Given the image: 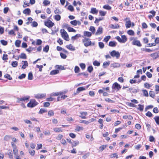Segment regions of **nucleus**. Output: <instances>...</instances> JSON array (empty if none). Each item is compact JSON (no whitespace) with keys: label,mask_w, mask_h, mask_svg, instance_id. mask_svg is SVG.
<instances>
[{"label":"nucleus","mask_w":159,"mask_h":159,"mask_svg":"<svg viewBox=\"0 0 159 159\" xmlns=\"http://www.w3.org/2000/svg\"><path fill=\"white\" fill-rule=\"evenodd\" d=\"M60 32L61 33L62 37L66 40L68 41L69 40L68 35L65 30L64 29H61L60 30Z\"/></svg>","instance_id":"f257e3e1"},{"label":"nucleus","mask_w":159,"mask_h":159,"mask_svg":"<svg viewBox=\"0 0 159 159\" xmlns=\"http://www.w3.org/2000/svg\"><path fill=\"white\" fill-rule=\"evenodd\" d=\"M38 104V103L34 99H32L30 100V102L28 103L27 105V106L29 107L32 108Z\"/></svg>","instance_id":"f03ea898"},{"label":"nucleus","mask_w":159,"mask_h":159,"mask_svg":"<svg viewBox=\"0 0 159 159\" xmlns=\"http://www.w3.org/2000/svg\"><path fill=\"white\" fill-rule=\"evenodd\" d=\"M89 39L86 38H84L82 39V42L84 43V45L85 47L90 46L91 44V41L89 40Z\"/></svg>","instance_id":"7ed1b4c3"},{"label":"nucleus","mask_w":159,"mask_h":159,"mask_svg":"<svg viewBox=\"0 0 159 159\" xmlns=\"http://www.w3.org/2000/svg\"><path fill=\"white\" fill-rule=\"evenodd\" d=\"M111 55L113 57H116V58H118L120 56V53L118 52H116L115 50H113L110 52Z\"/></svg>","instance_id":"20e7f679"},{"label":"nucleus","mask_w":159,"mask_h":159,"mask_svg":"<svg viewBox=\"0 0 159 159\" xmlns=\"http://www.w3.org/2000/svg\"><path fill=\"white\" fill-rule=\"evenodd\" d=\"M125 20L126 21L125 24L126 27L127 28L130 27L131 26V22L129 18L127 17L125 19Z\"/></svg>","instance_id":"39448f33"},{"label":"nucleus","mask_w":159,"mask_h":159,"mask_svg":"<svg viewBox=\"0 0 159 159\" xmlns=\"http://www.w3.org/2000/svg\"><path fill=\"white\" fill-rule=\"evenodd\" d=\"M45 25L48 28H50L54 25V24L51 20H49L45 22Z\"/></svg>","instance_id":"423d86ee"},{"label":"nucleus","mask_w":159,"mask_h":159,"mask_svg":"<svg viewBox=\"0 0 159 159\" xmlns=\"http://www.w3.org/2000/svg\"><path fill=\"white\" fill-rule=\"evenodd\" d=\"M46 96L45 93L37 94H35L34 97L37 99H41L44 98Z\"/></svg>","instance_id":"0eeeda50"},{"label":"nucleus","mask_w":159,"mask_h":159,"mask_svg":"<svg viewBox=\"0 0 159 159\" xmlns=\"http://www.w3.org/2000/svg\"><path fill=\"white\" fill-rule=\"evenodd\" d=\"M30 98V96H26L25 97L22 98H18L17 99H18V102H19L20 101H25L28 100Z\"/></svg>","instance_id":"6e6552de"},{"label":"nucleus","mask_w":159,"mask_h":159,"mask_svg":"<svg viewBox=\"0 0 159 159\" xmlns=\"http://www.w3.org/2000/svg\"><path fill=\"white\" fill-rule=\"evenodd\" d=\"M132 44L133 45H136L139 47H141V44L139 40H134L133 41Z\"/></svg>","instance_id":"1a4fd4ad"},{"label":"nucleus","mask_w":159,"mask_h":159,"mask_svg":"<svg viewBox=\"0 0 159 159\" xmlns=\"http://www.w3.org/2000/svg\"><path fill=\"white\" fill-rule=\"evenodd\" d=\"M103 32V29L101 27H98L97 30V32L95 34L96 35L100 34H102Z\"/></svg>","instance_id":"9d476101"},{"label":"nucleus","mask_w":159,"mask_h":159,"mask_svg":"<svg viewBox=\"0 0 159 159\" xmlns=\"http://www.w3.org/2000/svg\"><path fill=\"white\" fill-rule=\"evenodd\" d=\"M109 27L113 29H116L119 28L120 26L118 24H116L115 25L111 24L110 25Z\"/></svg>","instance_id":"9b49d317"},{"label":"nucleus","mask_w":159,"mask_h":159,"mask_svg":"<svg viewBox=\"0 0 159 159\" xmlns=\"http://www.w3.org/2000/svg\"><path fill=\"white\" fill-rule=\"evenodd\" d=\"M81 116H80V117H81L82 119H85L86 118V117L85 116L87 115L88 113L87 112H82L81 111L80 112Z\"/></svg>","instance_id":"f8f14e48"},{"label":"nucleus","mask_w":159,"mask_h":159,"mask_svg":"<svg viewBox=\"0 0 159 159\" xmlns=\"http://www.w3.org/2000/svg\"><path fill=\"white\" fill-rule=\"evenodd\" d=\"M111 67H112L113 68H117L120 66V65L119 63H115L111 64Z\"/></svg>","instance_id":"ddd939ff"},{"label":"nucleus","mask_w":159,"mask_h":159,"mask_svg":"<svg viewBox=\"0 0 159 159\" xmlns=\"http://www.w3.org/2000/svg\"><path fill=\"white\" fill-rule=\"evenodd\" d=\"M66 47L72 51H74L75 50V47H73V46L71 44H69V45H67Z\"/></svg>","instance_id":"4468645a"},{"label":"nucleus","mask_w":159,"mask_h":159,"mask_svg":"<svg viewBox=\"0 0 159 159\" xmlns=\"http://www.w3.org/2000/svg\"><path fill=\"white\" fill-rule=\"evenodd\" d=\"M117 45V43L115 41H111L109 42V45L111 47H115Z\"/></svg>","instance_id":"2eb2a0df"},{"label":"nucleus","mask_w":159,"mask_h":159,"mask_svg":"<svg viewBox=\"0 0 159 159\" xmlns=\"http://www.w3.org/2000/svg\"><path fill=\"white\" fill-rule=\"evenodd\" d=\"M79 143V141L78 140L73 141L72 143V147L73 148L78 145Z\"/></svg>","instance_id":"dca6fc26"},{"label":"nucleus","mask_w":159,"mask_h":159,"mask_svg":"<svg viewBox=\"0 0 159 159\" xmlns=\"http://www.w3.org/2000/svg\"><path fill=\"white\" fill-rule=\"evenodd\" d=\"M121 43H125L127 41V38L125 35H123L121 36Z\"/></svg>","instance_id":"f3484780"},{"label":"nucleus","mask_w":159,"mask_h":159,"mask_svg":"<svg viewBox=\"0 0 159 159\" xmlns=\"http://www.w3.org/2000/svg\"><path fill=\"white\" fill-rule=\"evenodd\" d=\"M62 93L60 92H56L55 93H53L50 94V96H56L59 95H61Z\"/></svg>","instance_id":"a211bd4d"},{"label":"nucleus","mask_w":159,"mask_h":159,"mask_svg":"<svg viewBox=\"0 0 159 159\" xmlns=\"http://www.w3.org/2000/svg\"><path fill=\"white\" fill-rule=\"evenodd\" d=\"M22 62L24 63V64L22 67V68L23 69H25L28 66V63L27 61H22Z\"/></svg>","instance_id":"6ab92c4d"},{"label":"nucleus","mask_w":159,"mask_h":159,"mask_svg":"<svg viewBox=\"0 0 159 159\" xmlns=\"http://www.w3.org/2000/svg\"><path fill=\"white\" fill-rule=\"evenodd\" d=\"M31 12V11L29 8H26L23 11V13L29 15Z\"/></svg>","instance_id":"aec40b11"},{"label":"nucleus","mask_w":159,"mask_h":159,"mask_svg":"<svg viewBox=\"0 0 159 159\" xmlns=\"http://www.w3.org/2000/svg\"><path fill=\"white\" fill-rule=\"evenodd\" d=\"M113 85L114 86V88L117 89L118 90L121 88L120 86L117 83H115L113 84Z\"/></svg>","instance_id":"412c9836"},{"label":"nucleus","mask_w":159,"mask_h":159,"mask_svg":"<svg viewBox=\"0 0 159 159\" xmlns=\"http://www.w3.org/2000/svg\"><path fill=\"white\" fill-rule=\"evenodd\" d=\"M59 73V71L58 70H55L51 71L50 74L52 75H53L57 74Z\"/></svg>","instance_id":"4be33fe9"},{"label":"nucleus","mask_w":159,"mask_h":159,"mask_svg":"<svg viewBox=\"0 0 159 159\" xmlns=\"http://www.w3.org/2000/svg\"><path fill=\"white\" fill-rule=\"evenodd\" d=\"M84 35L88 37H90L92 35V33L89 32L84 31Z\"/></svg>","instance_id":"5701e85b"},{"label":"nucleus","mask_w":159,"mask_h":159,"mask_svg":"<svg viewBox=\"0 0 159 159\" xmlns=\"http://www.w3.org/2000/svg\"><path fill=\"white\" fill-rule=\"evenodd\" d=\"M150 55L151 57L155 59L158 57L157 52H155L154 53L151 54Z\"/></svg>","instance_id":"b1692460"},{"label":"nucleus","mask_w":159,"mask_h":159,"mask_svg":"<svg viewBox=\"0 0 159 159\" xmlns=\"http://www.w3.org/2000/svg\"><path fill=\"white\" fill-rule=\"evenodd\" d=\"M91 13L93 14H97L98 13V10L96 8H92L91 9Z\"/></svg>","instance_id":"393cba45"},{"label":"nucleus","mask_w":159,"mask_h":159,"mask_svg":"<svg viewBox=\"0 0 159 159\" xmlns=\"http://www.w3.org/2000/svg\"><path fill=\"white\" fill-rule=\"evenodd\" d=\"M123 118L124 119H128L129 120H132L133 117L130 115L128 116H123Z\"/></svg>","instance_id":"a878e982"},{"label":"nucleus","mask_w":159,"mask_h":159,"mask_svg":"<svg viewBox=\"0 0 159 159\" xmlns=\"http://www.w3.org/2000/svg\"><path fill=\"white\" fill-rule=\"evenodd\" d=\"M110 61H109L108 62H104L103 65V66L104 68H106L107 66H108L110 64Z\"/></svg>","instance_id":"bb28decb"},{"label":"nucleus","mask_w":159,"mask_h":159,"mask_svg":"<svg viewBox=\"0 0 159 159\" xmlns=\"http://www.w3.org/2000/svg\"><path fill=\"white\" fill-rule=\"evenodd\" d=\"M138 106L139 107L137 108V109L141 111H143L144 108L143 105L139 104L138 105Z\"/></svg>","instance_id":"cd10ccee"},{"label":"nucleus","mask_w":159,"mask_h":159,"mask_svg":"<svg viewBox=\"0 0 159 159\" xmlns=\"http://www.w3.org/2000/svg\"><path fill=\"white\" fill-rule=\"evenodd\" d=\"M154 119L155 120L156 123L159 125V116H156L154 118Z\"/></svg>","instance_id":"c85d7f7f"},{"label":"nucleus","mask_w":159,"mask_h":159,"mask_svg":"<svg viewBox=\"0 0 159 159\" xmlns=\"http://www.w3.org/2000/svg\"><path fill=\"white\" fill-rule=\"evenodd\" d=\"M127 33L130 35L133 36L134 35V32L132 30H129L127 32Z\"/></svg>","instance_id":"c756f323"},{"label":"nucleus","mask_w":159,"mask_h":159,"mask_svg":"<svg viewBox=\"0 0 159 159\" xmlns=\"http://www.w3.org/2000/svg\"><path fill=\"white\" fill-rule=\"evenodd\" d=\"M8 154L9 155V157L10 159H13V154L11 150H9L8 151Z\"/></svg>","instance_id":"7c9ffc66"},{"label":"nucleus","mask_w":159,"mask_h":159,"mask_svg":"<svg viewBox=\"0 0 159 159\" xmlns=\"http://www.w3.org/2000/svg\"><path fill=\"white\" fill-rule=\"evenodd\" d=\"M33 75L32 72L29 73L28 75V79L29 80H31L33 79Z\"/></svg>","instance_id":"2f4dec72"},{"label":"nucleus","mask_w":159,"mask_h":159,"mask_svg":"<svg viewBox=\"0 0 159 159\" xmlns=\"http://www.w3.org/2000/svg\"><path fill=\"white\" fill-rule=\"evenodd\" d=\"M5 78L9 80H11L12 79V77L10 75L8 74H6L4 75Z\"/></svg>","instance_id":"473e14b6"},{"label":"nucleus","mask_w":159,"mask_h":159,"mask_svg":"<svg viewBox=\"0 0 159 159\" xmlns=\"http://www.w3.org/2000/svg\"><path fill=\"white\" fill-rule=\"evenodd\" d=\"M53 130L56 132H62V130H61V129L60 128H58V127H56L53 129Z\"/></svg>","instance_id":"72a5a7b5"},{"label":"nucleus","mask_w":159,"mask_h":159,"mask_svg":"<svg viewBox=\"0 0 159 159\" xmlns=\"http://www.w3.org/2000/svg\"><path fill=\"white\" fill-rule=\"evenodd\" d=\"M18 65V63L16 61H13L11 63V66L14 67H16Z\"/></svg>","instance_id":"f704fd0d"},{"label":"nucleus","mask_w":159,"mask_h":159,"mask_svg":"<svg viewBox=\"0 0 159 159\" xmlns=\"http://www.w3.org/2000/svg\"><path fill=\"white\" fill-rule=\"evenodd\" d=\"M43 3L44 6H46L50 4V2L48 0H44Z\"/></svg>","instance_id":"c9c22d12"},{"label":"nucleus","mask_w":159,"mask_h":159,"mask_svg":"<svg viewBox=\"0 0 159 159\" xmlns=\"http://www.w3.org/2000/svg\"><path fill=\"white\" fill-rule=\"evenodd\" d=\"M54 19L57 21H59L61 19V16L59 15H56L54 16Z\"/></svg>","instance_id":"e433bc0d"},{"label":"nucleus","mask_w":159,"mask_h":159,"mask_svg":"<svg viewBox=\"0 0 159 159\" xmlns=\"http://www.w3.org/2000/svg\"><path fill=\"white\" fill-rule=\"evenodd\" d=\"M54 112L52 110H50L48 111V115L49 116H53L54 115Z\"/></svg>","instance_id":"4c0bfd02"},{"label":"nucleus","mask_w":159,"mask_h":159,"mask_svg":"<svg viewBox=\"0 0 159 159\" xmlns=\"http://www.w3.org/2000/svg\"><path fill=\"white\" fill-rule=\"evenodd\" d=\"M49 49V46L48 45H46L43 48V51L46 52H48Z\"/></svg>","instance_id":"58836bf2"},{"label":"nucleus","mask_w":159,"mask_h":159,"mask_svg":"<svg viewBox=\"0 0 159 159\" xmlns=\"http://www.w3.org/2000/svg\"><path fill=\"white\" fill-rule=\"evenodd\" d=\"M142 92H143V95L146 97H148V91L146 90H142Z\"/></svg>","instance_id":"ea45409f"},{"label":"nucleus","mask_w":159,"mask_h":159,"mask_svg":"<svg viewBox=\"0 0 159 159\" xmlns=\"http://www.w3.org/2000/svg\"><path fill=\"white\" fill-rule=\"evenodd\" d=\"M21 43V41L19 40H16L15 43V45L17 47H19Z\"/></svg>","instance_id":"a19ab883"},{"label":"nucleus","mask_w":159,"mask_h":159,"mask_svg":"<svg viewBox=\"0 0 159 159\" xmlns=\"http://www.w3.org/2000/svg\"><path fill=\"white\" fill-rule=\"evenodd\" d=\"M103 8L107 10H110L111 9V7L108 5H106L103 6Z\"/></svg>","instance_id":"79ce46f5"},{"label":"nucleus","mask_w":159,"mask_h":159,"mask_svg":"<svg viewBox=\"0 0 159 159\" xmlns=\"http://www.w3.org/2000/svg\"><path fill=\"white\" fill-rule=\"evenodd\" d=\"M111 38L110 36H106L103 39V41L107 42L109 39Z\"/></svg>","instance_id":"37998d69"},{"label":"nucleus","mask_w":159,"mask_h":159,"mask_svg":"<svg viewBox=\"0 0 159 159\" xmlns=\"http://www.w3.org/2000/svg\"><path fill=\"white\" fill-rule=\"evenodd\" d=\"M105 100L106 101L111 103H114L115 102L114 101L111 100L109 98H105Z\"/></svg>","instance_id":"c03bdc74"},{"label":"nucleus","mask_w":159,"mask_h":159,"mask_svg":"<svg viewBox=\"0 0 159 159\" xmlns=\"http://www.w3.org/2000/svg\"><path fill=\"white\" fill-rule=\"evenodd\" d=\"M89 30L92 32V33L94 34L95 31V28L93 26H91L90 27Z\"/></svg>","instance_id":"a18cd8bd"},{"label":"nucleus","mask_w":159,"mask_h":159,"mask_svg":"<svg viewBox=\"0 0 159 159\" xmlns=\"http://www.w3.org/2000/svg\"><path fill=\"white\" fill-rule=\"evenodd\" d=\"M99 12L100 15L102 16H105L107 13L106 11H104L101 10L99 11Z\"/></svg>","instance_id":"49530a36"},{"label":"nucleus","mask_w":159,"mask_h":159,"mask_svg":"<svg viewBox=\"0 0 159 159\" xmlns=\"http://www.w3.org/2000/svg\"><path fill=\"white\" fill-rule=\"evenodd\" d=\"M67 30L69 32H75L76 31V30H75L73 28L70 27H69V28H68Z\"/></svg>","instance_id":"de8ad7c7"},{"label":"nucleus","mask_w":159,"mask_h":159,"mask_svg":"<svg viewBox=\"0 0 159 159\" xmlns=\"http://www.w3.org/2000/svg\"><path fill=\"white\" fill-rule=\"evenodd\" d=\"M98 45L101 49L103 48L104 46V43L102 42H99L98 43Z\"/></svg>","instance_id":"09e8293b"},{"label":"nucleus","mask_w":159,"mask_h":159,"mask_svg":"<svg viewBox=\"0 0 159 159\" xmlns=\"http://www.w3.org/2000/svg\"><path fill=\"white\" fill-rule=\"evenodd\" d=\"M80 70L79 67L77 66H76L75 68L74 71L75 73H78Z\"/></svg>","instance_id":"8fccbe9b"},{"label":"nucleus","mask_w":159,"mask_h":159,"mask_svg":"<svg viewBox=\"0 0 159 159\" xmlns=\"http://www.w3.org/2000/svg\"><path fill=\"white\" fill-rule=\"evenodd\" d=\"M20 58L22 59H26V56L25 54L21 53L20 54Z\"/></svg>","instance_id":"3c124183"},{"label":"nucleus","mask_w":159,"mask_h":159,"mask_svg":"<svg viewBox=\"0 0 159 159\" xmlns=\"http://www.w3.org/2000/svg\"><path fill=\"white\" fill-rule=\"evenodd\" d=\"M85 90V88H84L83 87H81L78 88L77 90V92H80Z\"/></svg>","instance_id":"603ef678"},{"label":"nucleus","mask_w":159,"mask_h":159,"mask_svg":"<svg viewBox=\"0 0 159 159\" xmlns=\"http://www.w3.org/2000/svg\"><path fill=\"white\" fill-rule=\"evenodd\" d=\"M149 95L151 97L153 98L155 96L154 92L152 91H150L149 92Z\"/></svg>","instance_id":"864d4df0"},{"label":"nucleus","mask_w":159,"mask_h":159,"mask_svg":"<svg viewBox=\"0 0 159 159\" xmlns=\"http://www.w3.org/2000/svg\"><path fill=\"white\" fill-rule=\"evenodd\" d=\"M0 42L4 46L6 45L7 44V41H5L4 40H0Z\"/></svg>","instance_id":"5fc2aeb1"},{"label":"nucleus","mask_w":159,"mask_h":159,"mask_svg":"<svg viewBox=\"0 0 159 159\" xmlns=\"http://www.w3.org/2000/svg\"><path fill=\"white\" fill-rule=\"evenodd\" d=\"M2 59L3 60H7L8 59L7 55L6 54H3Z\"/></svg>","instance_id":"6e6d98bb"},{"label":"nucleus","mask_w":159,"mask_h":159,"mask_svg":"<svg viewBox=\"0 0 159 159\" xmlns=\"http://www.w3.org/2000/svg\"><path fill=\"white\" fill-rule=\"evenodd\" d=\"M83 128L82 127H81L79 125H77L76 126V129H75V130H77V131H79L81 130H83Z\"/></svg>","instance_id":"4d7b16f0"},{"label":"nucleus","mask_w":159,"mask_h":159,"mask_svg":"<svg viewBox=\"0 0 159 159\" xmlns=\"http://www.w3.org/2000/svg\"><path fill=\"white\" fill-rule=\"evenodd\" d=\"M110 157L111 158L116 157V158H118V156L116 153L111 154L110 155Z\"/></svg>","instance_id":"13d9d810"},{"label":"nucleus","mask_w":159,"mask_h":159,"mask_svg":"<svg viewBox=\"0 0 159 159\" xmlns=\"http://www.w3.org/2000/svg\"><path fill=\"white\" fill-rule=\"evenodd\" d=\"M103 19V18H99V19H98L97 18H96V20H95V21H94V23H95V24H98V23L99 21L101 20H102Z\"/></svg>","instance_id":"bf43d9fd"},{"label":"nucleus","mask_w":159,"mask_h":159,"mask_svg":"<svg viewBox=\"0 0 159 159\" xmlns=\"http://www.w3.org/2000/svg\"><path fill=\"white\" fill-rule=\"evenodd\" d=\"M77 21L76 20H75L71 21L70 23L72 25L75 26H76L77 25Z\"/></svg>","instance_id":"052dcab7"},{"label":"nucleus","mask_w":159,"mask_h":159,"mask_svg":"<svg viewBox=\"0 0 159 159\" xmlns=\"http://www.w3.org/2000/svg\"><path fill=\"white\" fill-rule=\"evenodd\" d=\"M47 111L46 110H45L41 108L39 111V114H42L43 113L46 112Z\"/></svg>","instance_id":"680f3d73"},{"label":"nucleus","mask_w":159,"mask_h":159,"mask_svg":"<svg viewBox=\"0 0 159 159\" xmlns=\"http://www.w3.org/2000/svg\"><path fill=\"white\" fill-rule=\"evenodd\" d=\"M93 68L92 66H89L88 68V71L90 73H91L93 70Z\"/></svg>","instance_id":"e2e57ef3"},{"label":"nucleus","mask_w":159,"mask_h":159,"mask_svg":"<svg viewBox=\"0 0 159 159\" xmlns=\"http://www.w3.org/2000/svg\"><path fill=\"white\" fill-rule=\"evenodd\" d=\"M149 25L153 29L157 27V25L154 23H150Z\"/></svg>","instance_id":"0e129e2a"},{"label":"nucleus","mask_w":159,"mask_h":159,"mask_svg":"<svg viewBox=\"0 0 159 159\" xmlns=\"http://www.w3.org/2000/svg\"><path fill=\"white\" fill-rule=\"evenodd\" d=\"M68 9L71 11H73L74 10V7L71 5H70L68 6Z\"/></svg>","instance_id":"69168bd1"},{"label":"nucleus","mask_w":159,"mask_h":159,"mask_svg":"<svg viewBox=\"0 0 159 159\" xmlns=\"http://www.w3.org/2000/svg\"><path fill=\"white\" fill-rule=\"evenodd\" d=\"M60 56L62 58L65 59L66 57L67 56L65 54L63 53H60Z\"/></svg>","instance_id":"338daca9"},{"label":"nucleus","mask_w":159,"mask_h":159,"mask_svg":"<svg viewBox=\"0 0 159 159\" xmlns=\"http://www.w3.org/2000/svg\"><path fill=\"white\" fill-rule=\"evenodd\" d=\"M26 76V75L25 74H22L20 75L18 78L20 79H22L23 78H25Z\"/></svg>","instance_id":"774afa93"}]
</instances>
